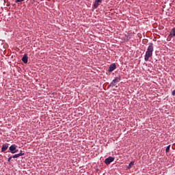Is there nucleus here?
<instances>
[{"label":"nucleus","instance_id":"nucleus-1","mask_svg":"<svg viewBox=\"0 0 175 175\" xmlns=\"http://www.w3.org/2000/svg\"><path fill=\"white\" fill-rule=\"evenodd\" d=\"M152 53H154V44L152 42L149 43L147 51L145 54L144 60L148 61L151 57H152Z\"/></svg>","mask_w":175,"mask_h":175},{"label":"nucleus","instance_id":"nucleus-2","mask_svg":"<svg viewBox=\"0 0 175 175\" xmlns=\"http://www.w3.org/2000/svg\"><path fill=\"white\" fill-rule=\"evenodd\" d=\"M10 152L11 154H16L18 151V149H17V145L12 144L9 148Z\"/></svg>","mask_w":175,"mask_h":175},{"label":"nucleus","instance_id":"nucleus-3","mask_svg":"<svg viewBox=\"0 0 175 175\" xmlns=\"http://www.w3.org/2000/svg\"><path fill=\"white\" fill-rule=\"evenodd\" d=\"M120 77H116L110 83L109 87H116L117 85V83H120Z\"/></svg>","mask_w":175,"mask_h":175},{"label":"nucleus","instance_id":"nucleus-4","mask_svg":"<svg viewBox=\"0 0 175 175\" xmlns=\"http://www.w3.org/2000/svg\"><path fill=\"white\" fill-rule=\"evenodd\" d=\"M114 159H115V158L113 157H109L107 158L105 160V165H110V163H111V162L114 161Z\"/></svg>","mask_w":175,"mask_h":175},{"label":"nucleus","instance_id":"nucleus-5","mask_svg":"<svg viewBox=\"0 0 175 175\" xmlns=\"http://www.w3.org/2000/svg\"><path fill=\"white\" fill-rule=\"evenodd\" d=\"M9 148V144H4L1 147V152H5Z\"/></svg>","mask_w":175,"mask_h":175},{"label":"nucleus","instance_id":"nucleus-6","mask_svg":"<svg viewBox=\"0 0 175 175\" xmlns=\"http://www.w3.org/2000/svg\"><path fill=\"white\" fill-rule=\"evenodd\" d=\"M22 61L24 64H28V54L25 53L22 57Z\"/></svg>","mask_w":175,"mask_h":175},{"label":"nucleus","instance_id":"nucleus-7","mask_svg":"<svg viewBox=\"0 0 175 175\" xmlns=\"http://www.w3.org/2000/svg\"><path fill=\"white\" fill-rule=\"evenodd\" d=\"M116 68V64H111L108 69V72H113Z\"/></svg>","mask_w":175,"mask_h":175},{"label":"nucleus","instance_id":"nucleus-8","mask_svg":"<svg viewBox=\"0 0 175 175\" xmlns=\"http://www.w3.org/2000/svg\"><path fill=\"white\" fill-rule=\"evenodd\" d=\"M100 2L98 1V0H96L94 3V9H96V8H98V6H99V5H100Z\"/></svg>","mask_w":175,"mask_h":175},{"label":"nucleus","instance_id":"nucleus-9","mask_svg":"<svg viewBox=\"0 0 175 175\" xmlns=\"http://www.w3.org/2000/svg\"><path fill=\"white\" fill-rule=\"evenodd\" d=\"M23 155H24V153L16 154L12 156V158H18L20 157H23Z\"/></svg>","mask_w":175,"mask_h":175},{"label":"nucleus","instance_id":"nucleus-10","mask_svg":"<svg viewBox=\"0 0 175 175\" xmlns=\"http://www.w3.org/2000/svg\"><path fill=\"white\" fill-rule=\"evenodd\" d=\"M170 35V36H175V27H174L171 30Z\"/></svg>","mask_w":175,"mask_h":175},{"label":"nucleus","instance_id":"nucleus-11","mask_svg":"<svg viewBox=\"0 0 175 175\" xmlns=\"http://www.w3.org/2000/svg\"><path fill=\"white\" fill-rule=\"evenodd\" d=\"M133 165H135V161H131L128 166V169H131V167H132V166H133Z\"/></svg>","mask_w":175,"mask_h":175},{"label":"nucleus","instance_id":"nucleus-12","mask_svg":"<svg viewBox=\"0 0 175 175\" xmlns=\"http://www.w3.org/2000/svg\"><path fill=\"white\" fill-rule=\"evenodd\" d=\"M169 151H170V145L167 146V148L165 149V152H169Z\"/></svg>","mask_w":175,"mask_h":175},{"label":"nucleus","instance_id":"nucleus-13","mask_svg":"<svg viewBox=\"0 0 175 175\" xmlns=\"http://www.w3.org/2000/svg\"><path fill=\"white\" fill-rule=\"evenodd\" d=\"M25 0H16V3H18V2H24Z\"/></svg>","mask_w":175,"mask_h":175},{"label":"nucleus","instance_id":"nucleus-14","mask_svg":"<svg viewBox=\"0 0 175 175\" xmlns=\"http://www.w3.org/2000/svg\"><path fill=\"white\" fill-rule=\"evenodd\" d=\"M12 158H13V157H10L8 158V162H10V161H12Z\"/></svg>","mask_w":175,"mask_h":175},{"label":"nucleus","instance_id":"nucleus-15","mask_svg":"<svg viewBox=\"0 0 175 175\" xmlns=\"http://www.w3.org/2000/svg\"><path fill=\"white\" fill-rule=\"evenodd\" d=\"M172 95L174 96L175 95V90L172 91Z\"/></svg>","mask_w":175,"mask_h":175},{"label":"nucleus","instance_id":"nucleus-16","mask_svg":"<svg viewBox=\"0 0 175 175\" xmlns=\"http://www.w3.org/2000/svg\"><path fill=\"white\" fill-rule=\"evenodd\" d=\"M97 2H100L102 3V0H97Z\"/></svg>","mask_w":175,"mask_h":175},{"label":"nucleus","instance_id":"nucleus-17","mask_svg":"<svg viewBox=\"0 0 175 175\" xmlns=\"http://www.w3.org/2000/svg\"><path fill=\"white\" fill-rule=\"evenodd\" d=\"M20 154H23V150H20Z\"/></svg>","mask_w":175,"mask_h":175},{"label":"nucleus","instance_id":"nucleus-18","mask_svg":"<svg viewBox=\"0 0 175 175\" xmlns=\"http://www.w3.org/2000/svg\"><path fill=\"white\" fill-rule=\"evenodd\" d=\"M147 42V40H145V42Z\"/></svg>","mask_w":175,"mask_h":175}]
</instances>
